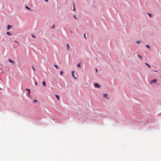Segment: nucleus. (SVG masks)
I'll return each instance as SVG.
<instances>
[{
    "mask_svg": "<svg viewBox=\"0 0 161 161\" xmlns=\"http://www.w3.org/2000/svg\"><path fill=\"white\" fill-rule=\"evenodd\" d=\"M14 42L16 43V44H15V46L14 47V48H16L19 46V43L18 42L16 41H14Z\"/></svg>",
    "mask_w": 161,
    "mask_h": 161,
    "instance_id": "nucleus-1",
    "label": "nucleus"
},
{
    "mask_svg": "<svg viewBox=\"0 0 161 161\" xmlns=\"http://www.w3.org/2000/svg\"><path fill=\"white\" fill-rule=\"evenodd\" d=\"M94 86L95 87L97 88H100V85L97 83H95L94 84Z\"/></svg>",
    "mask_w": 161,
    "mask_h": 161,
    "instance_id": "nucleus-2",
    "label": "nucleus"
},
{
    "mask_svg": "<svg viewBox=\"0 0 161 161\" xmlns=\"http://www.w3.org/2000/svg\"><path fill=\"white\" fill-rule=\"evenodd\" d=\"M157 79H153L152 81L150 82L152 84V82H154L155 83H156L157 82Z\"/></svg>",
    "mask_w": 161,
    "mask_h": 161,
    "instance_id": "nucleus-3",
    "label": "nucleus"
},
{
    "mask_svg": "<svg viewBox=\"0 0 161 161\" xmlns=\"http://www.w3.org/2000/svg\"><path fill=\"white\" fill-rule=\"evenodd\" d=\"M103 97L106 98L107 99L108 98V94H103Z\"/></svg>",
    "mask_w": 161,
    "mask_h": 161,
    "instance_id": "nucleus-4",
    "label": "nucleus"
},
{
    "mask_svg": "<svg viewBox=\"0 0 161 161\" xmlns=\"http://www.w3.org/2000/svg\"><path fill=\"white\" fill-rule=\"evenodd\" d=\"M72 76L74 77V78L75 79H76V77L75 76V75H74V71H73L72 72Z\"/></svg>",
    "mask_w": 161,
    "mask_h": 161,
    "instance_id": "nucleus-5",
    "label": "nucleus"
},
{
    "mask_svg": "<svg viewBox=\"0 0 161 161\" xmlns=\"http://www.w3.org/2000/svg\"><path fill=\"white\" fill-rule=\"evenodd\" d=\"M67 50H69V48H70V46H69V45L68 44H67Z\"/></svg>",
    "mask_w": 161,
    "mask_h": 161,
    "instance_id": "nucleus-6",
    "label": "nucleus"
},
{
    "mask_svg": "<svg viewBox=\"0 0 161 161\" xmlns=\"http://www.w3.org/2000/svg\"><path fill=\"white\" fill-rule=\"evenodd\" d=\"M55 96L57 98V99H58V100H59V97L58 95H57V94L55 95Z\"/></svg>",
    "mask_w": 161,
    "mask_h": 161,
    "instance_id": "nucleus-7",
    "label": "nucleus"
},
{
    "mask_svg": "<svg viewBox=\"0 0 161 161\" xmlns=\"http://www.w3.org/2000/svg\"><path fill=\"white\" fill-rule=\"evenodd\" d=\"M8 61H9L10 62H11V63H14L15 62L14 61H13L12 60H11V59H8Z\"/></svg>",
    "mask_w": 161,
    "mask_h": 161,
    "instance_id": "nucleus-8",
    "label": "nucleus"
},
{
    "mask_svg": "<svg viewBox=\"0 0 161 161\" xmlns=\"http://www.w3.org/2000/svg\"><path fill=\"white\" fill-rule=\"evenodd\" d=\"M43 85L45 87L46 86V82L45 81H43L42 82Z\"/></svg>",
    "mask_w": 161,
    "mask_h": 161,
    "instance_id": "nucleus-9",
    "label": "nucleus"
},
{
    "mask_svg": "<svg viewBox=\"0 0 161 161\" xmlns=\"http://www.w3.org/2000/svg\"><path fill=\"white\" fill-rule=\"evenodd\" d=\"M11 27V25H8V26H7V29L8 30H9L10 28Z\"/></svg>",
    "mask_w": 161,
    "mask_h": 161,
    "instance_id": "nucleus-10",
    "label": "nucleus"
},
{
    "mask_svg": "<svg viewBox=\"0 0 161 161\" xmlns=\"http://www.w3.org/2000/svg\"><path fill=\"white\" fill-rule=\"evenodd\" d=\"M7 34L9 35H11V33L10 32H7Z\"/></svg>",
    "mask_w": 161,
    "mask_h": 161,
    "instance_id": "nucleus-11",
    "label": "nucleus"
},
{
    "mask_svg": "<svg viewBox=\"0 0 161 161\" xmlns=\"http://www.w3.org/2000/svg\"><path fill=\"white\" fill-rule=\"evenodd\" d=\"M145 64L146 65H147V66H148V67H149V68H150V65H149V64H148L147 63H145Z\"/></svg>",
    "mask_w": 161,
    "mask_h": 161,
    "instance_id": "nucleus-12",
    "label": "nucleus"
},
{
    "mask_svg": "<svg viewBox=\"0 0 161 161\" xmlns=\"http://www.w3.org/2000/svg\"><path fill=\"white\" fill-rule=\"evenodd\" d=\"M26 90H28V94H29L30 93V90L29 89H27Z\"/></svg>",
    "mask_w": 161,
    "mask_h": 161,
    "instance_id": "nucleus-13",
    "label": "nucleus"
},
{
    "mask_svg": "<svg viewBox=\"0 0 161 161\" xmlns=\"http://www.w3.org/2000/svg\"><path fill=\"white\" fill-rule=\"evenodd\" d=\"M147 14L150 17H152V15L151 14L149 13H147Z\"/></svg>",
    "mask_w": 161,
    "mask_h": 161,
    "instance_id": "nucleus-14",
    "label": "nucleus"
},
{
    "mask_svg": "<svg viewBox=\"0 0 161 161\" xmlns=\"http://www.w3.org/2000/svg\"><path fill=\"white\" fill-rule=\"evenodd\" d=\"M25 8L30 10H31V9L27 6L25 7Z\"/></svg>",
    "mask_w": 161,
    "mask_h": 161,
    "instance_id": "nucleus-15",
    "label": "nucleus"
},
{
    "mask_svg": "<svg viewBox=\"0 0 161 161\" xmlns=\"http://www.w3.org/2000/svg\"><path fill=\"white\" fill-rule=\"evenodd\" d=\"M141 41H137L136 42L138 44H139L140 43V42H141Z\"/></svg>",
    "mask_w": 161,
    "mask_h": 161,
    "instance_id": "nucleus-16",
    "label": "nucleus"
},
{
    "mask_svg": "<svg viewBox=\"0 0 161 161\" xmlns=\"http://www.w3.org/2000/svg\"><path fill=\"white\" fill-rule=\"evenodd\" d=\"M78 67H81V64H80V63H79L78 64Z\"/></svg>",
    "mask_w": 161,
    "mask_h": 161,
    "instance_id": "nucleus-17",
    "label": "nucleus"
},
{
    "mask_svg": "<svg viewBox=\"0 0 161 161\" xmlns=\"http://www.w3.org/2000/svg\"><path fill=\"white\" fill-rule=\"evenodd\" d=\"M73 6H74L73 10L74 11H75V4H74V3H73Z\"/></svg>",
    "mask_w": 161,
    "mask_h": 161,
    "instance_id": "nucleus-18",
    "label": "nucleus"
},
{
    "mask_svg": "<svg viewBox=\"0 0 161 161\" xmlns=\"http://www.w3.org/2000/svg\"><path fill=\"white\" fill-rule=\"evenodd\" d=\"M54 67H55L57 69H58V67L57 65H55Z\"/></svg>",
    "mask_w": 161,
    "mask_h": 161,
    "instance_id": "nucleus-19",
    "label": "nucleus"
},
{
    "mask_svg": "<svg viewBox=\"0 0 161 161\" xmlns=\"http://www.w3.org/2000/svg\"><path fill=\"white\" fill-rule=\"evenodd\" d=\"M146 47H147L149 48V49H150V47L149 45H147Z\"/></svg>",
    "mask_w": 161,
    "mask_h": 161,
    "instance_id": "nucleus-20",
    "label": "nucleus"
},
{
    "mask_svg": "<svg viewBox=\"0 0 161 161\" xmlns=\"http://www.w3.org/2000/svg\"><path fill=\"white\" fill-rule=\"evenodd\" d=\"M63 74V71H61L60 72V75H62Z\"/></svg>",
    "mask_w": 161,
    "mask_h": 161,
    "instance_id": "nucleus-21",
    "label": "nucleus"
},
{
    "mask_svg": "<svg viewBox=\"0 0 161 161\" xmlns=\"http://www.w3.org/2000/svg\"><path fill=\"white\" fill-rule=\"evenodd\" d=\"M31 36H32V37H33L35 38V36H34V35H33V34H32V35H31Z\"/></svg>",
    "mask_w": 161,
    "mask_h": 161,
    "instance_id": "nucleus-22",
    "label": "nucleus"
},
{
    "mask_svg": "<svg viewBox=\"0 0 161 161\" xmlns=\"http://www.w3.org/2000/svg\"><path fill=\"white\" fill-rule=\"evenodd\" d=\"M138 56L141 59H142V57L140 55H139Z\"/></svg>",
    "mask_w": 161,
    "mask_h": 161,
    "instance_id": "nucleus-23",
    "label": "nucleus"
},
{
    "mask_svg": "<svg viewBox=\"0 0 161 161\" xmlns=\"http://www.w3.org/2000/svg\"><path fill=\"white\" fill-rule=\"evenodd\" d=\"M84 36L85 38V39H86L87 38L86 37V36L85 34H84Z\"/></svg>",
    "mask_w": 161,
    "mask_h": 161,
    "instance_id": "nucleus-24",
    "label": "nucleus"
},
{
    "mask_svg": "<svg viewBox=\"0 0 161 161\" xmlns=\"http://www.w3.org/2000/svg\"><path fill=\"white\" fill-rule=\"evenodd\" d=\"M74 17H75V19H77V18L76 17V15H74Z\"/></svg>",
    "mask_w": 161,
    "mask_h": 161,
    "instance_id": "nucleus-25",
    "label": "nucleus"
},
{
    "mask_svg": "<svg viewBox=\"0 0 161 161\" xmlns=\"http://www.w3.org/2000/svg\"><path fill=\"white\" fill-rule=\"evenodd\" d=\"M54 27H55V25H53V26L51 27V28H54Z\"/></svg>",
    "mask_w": 161,
    "mask_h": 161,
    "instance_id": "nucleus-26",
    "label": "nucleus"
},
{
    "mask_svg": "<svg viewBox=\"0 0 161 161\" xmlns=\"http://www.w3.org/2000/svg\"><path fill=\"white\" fill-rule=\"evenodd\" d=\"M32 69H33V70H35V69H34V68L33 66H32Z\"/></svg>",
    "mask_w": 161,
    "mask_h": 161,
    "instance_id": "nucleus-27",
    "label": "nucleus"
},
{
    "mask_svg": "<svg viewBox=\"0 0 161 161\" xmlns=\"http://www.w3.org/2000/svg\"><path fill=\"white\" fill-rule=\"evenodd\" d=\"M37 102V100L36 99L34 100V102Z\"/></svg>",
    "mask_w": 161,
    "mask_h": 161,
    "instance_id": "nucleus-28",
    "label": "nucleus"
},
{
    "mask_svg": "<svg viewBox=\"0 0 161 161\" xmlns=\"http://www.w3.org/2000/svg\"><path fill=\"white\" fill-rule=\"evenodd\" d=\"M35 84L36 85H37V83L36 82L35 83Z\"/></svg>",
    "mask_w": 161,
    "mask_h": 161,
    "instance_id": "nucleus-29",
    "label": "nucleus"
},
{
    "mask_svg": "<svg viewBox=\"0 0 161 161\" xmlns=\"http://www.w3.org/2000/svg\"><path fill=\"white\" fill-rule=\"evenodd\" d=\"M96 72H97V68L96 69Z\"/></svg>",
    "mask_w": 161,
    "mask_h": 161,
    "instance_id": "nucleus-30",
    "label": "nucleus"
},
{
    "mask_svg": "<svg viewBox=\"0 0 161 161\" xmlns=\"http://www.w3.org/2000/svg\"><path fill=\"white\" fill-rule=\"evenodd\" d=\"M45 1L46 2H48V0H45Z\"/></svg>",
    "mask_w": 161,
    "mask_h": 161,
    "instance_id": "nucleus-31",
    "label": "nucleus"
},
{
    "mask_svg": "<svg viewBox=\"0 0 161 161\" xmlns=\"http://www.w3.org/2000/svg\"><path fill=\"white\" fill-rule=\"evenodd\" d=\"M155 71L156 72H157V70H155Z\"/></svg>",
    "mask_w": 161,
    "mask_h": 161,
    "instance_id": "nucleus-32",
    "label": "nucleus"
}]
</instances>
